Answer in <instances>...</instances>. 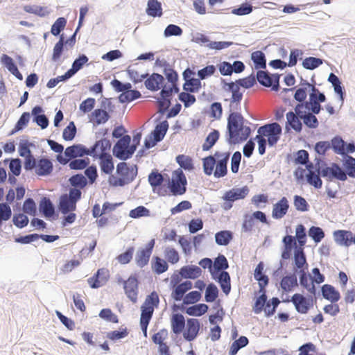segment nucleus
I'll return each instance as SVG.
<instances>
[{"label":"nucleus","mask_w":355,"mask_h":355,"mask_svg":"<svg viewBox=\"0 0 355 355\" xmlns=\"http://www.w3.org/2000/svg\"><path fill=\"white\" fill-rule=\"evenodd\" d=\"M89 164L90 159L86 157L71 160L69 163V167L71 170H83Z\"/></svg>","instance_id":"338daca9"},{"label":"nucleus","mask_w":355,"mask_h":355,"mask_svg":"<svg viewBox=\"0 0 355 355\" xmlns=\"http://www.w3.org/2000/svg\"><path fill=\"white\" fill-rule=\"evenodd\" d=\"M211 279L220 286L223 293L228 295L231 292V277L227 271H221L218 274H211Z\"/></svg>","instance_id":"a878e982"},{"label":"nucleus","mask_w":355,"mask_h":355,"mask_svg":"<svg viewBox=\"0 0 355 355\" xmlns=\"http://www.w3.org/2000/svg\"><path fill=\"white\" fill-rule=\"evenodd\" d=\"M255 76L256 82L257 81L261 86L270 88L271 90L278 92L281 87L279 79L281 75L278 73H271L266 69L257 70Z\"/></svg>","instance_id":"39448f33"},{"label":"nucleus","mask_w":355,"mask_h":355,"mask_svg":"<svg viewBox=\"0 0 355 355\" xmlns=\"http://www.w3.org/2000/svg\"><path fill=\"white\" fill-rule=\"evenodd\" d=\"M220 135V134L218 130H211V131L205 137V141L202 145V150H210L218 141Z\"/></svg>","instance_id":"79ce46f5"},{"label":"nucleus","mask_w":355,"mask_h":355,"mask_svg":"<svg viewBox=\"0 0 355 355\" xmlns=\"http://www.w3.org/2000/svg\"><path fill=\"white\" fill-rule=\"evenodd\" d=\"M324 60L320 58L309 56L305 58L302 62V67L307 70H314L323 64Z\"/></svg>","instance_id":"4d7b16f0"},{"label":"nucleus","mask_w":355,"mask_h":355,"mask_svg":"<svg viewBox=\"0 0 355 355\" xmlns=\"http://www.w3.org/2000/svg\"><path fill=\"white\" fill-rule=\"evenodd\" d=\"M164 178L169 180L168 174H162L157 168L153 169L148 176V181L152 187L153 192L157 193L159 196L167 195V189L162 185Z\"/></svg>","instance_id":"0eeeda50"},{"label":"nucleus","mask_w":355,"mask_h":355,"mask_svg":"<svg viewBox=\"0 0 355 355\" xmlns=\"http://www.w3.org/2000/svg\"><path fill=\"white\" fill-rule=\"evenodd\" d=\"M289 209V202L286 197L283 196L272 206V217L279 220L284 217Z\"/></svg>","instance_id":"bb28decb"},{"label":"nucleus","mask_w":355,"mask_h":355,"mask_svg":"<svg viewBox=\"0 0 355 355\" xmlns=\"http://www.w3.org/2000/svg\"><path fill=\"white\" fill-rule=\"evenodd\" d=\"M175 162L182 171L191 172L195 169L193 160L191 157L184 154H179L175 157Z\"/></svg>","instance_id":"e433bc0d"},{"label":"nucleus","mask_w":355,"mask_h":355,"mask_svg":"<svg viewBox=\"0 0 355 355\" xmlns=\"http://www.w3.org/2000/svg\"><path fill=\"white\" fill-rule=\"evenodd\" d=\"M167 193L171 196H177L184 195L187 191V180L183 171L180 168L174 170L172 172L171 180H168Z\"/></svg>","instance_id":"7ed1b4c3"},{"label":"nucleus","mask_w":355,"mask_h":355,"mask_svg":"<svg viewBox=\"0 0 355 355\" xmlns=\"http://www.w3.org/2000/svg\"><path fill=\"white\" fill-rule=\"evenodd\" d=\"M333 237L336 243L340 246L349 247L355 244V234L350 230H334Z\"/></svg>","instance_id":"6ab92c4d"},{"label":"nucleus","mask_w":355,"mask_h":355,"mask_svg":"<svg viewBox=\"0 0 355 355\" xmlns=\"http://www.w3.org/2000/svg\"><path fill=\"white\" fill-rule=\"evenodd\" d=\"M67 22V21L65 17H58L51 25V33L55 37H60L62 35L60 33L64 29Z\"/></svg>","instance_id":"0e129e2a"},{"label":"nucleus","mask_w":355,"mask_h":355,"mask_svg":"<svg viewBox=\"0 0 355 355\" xmlns=\"http://www.w3.org/2000/svg\"><path fill=\"white\" fill-rule=\"evenodd\" d=\"M234 239V233L230 230H220L215 234V242L217 245L227 246Z\"/></svg>","instance_id":"a19ab883"},{"label":"nucleus","mask_w":355,"mask_h":355,"mask_svg":"<svg viewBox=\"0 0 355 355\" xmlns=\"http://www.w3.org/2000/svg\"><path fill=\"white\" fill-rule=\"evenodd\" d=\"M146 14L152 17H160L163 15L162 6L158 0H148L146 8Z\"/></svg>","instance_id":"4c0bfd02"},{"label":"nucleus","mask_w":355,"mask_h":355,"mask_svg":"<svg viewBox=\"0 0 355 355\" xmlns=\"http://www.w3.org/2000/svg\"><path fill=\"white\" fill-rule=\"evenodd\" d=\"M229 263L225 256L221 253L214 259V271L218 272L226 271L229 268Z\"/></svg>","instance_id":"052dcab7"},{"label":"nucleus","mask_w":355,"mask_h":355,"mask_svg":"<svg viewBox=\"0 0 355 355\" xmlns=\"http://www.w3.org/2000/svg\"><path fill=\"white\" fill-rule=\"evenodd\" d=\"M282 134V128L277 122H268L257 129V135L267 138L269 147H274L279 141Z\"/></svg>","instance_id":"f03ea898"},{"label":"nucleus","mask_w":355,"mask_h":355,"mask_svg":"<svg viewBox=\"0 0 355 355\" xmlns=\"http://www.w3.org/2000/svg\"><path fill=\"white\" fill-rule=\"evenodd\" d=\"M304 298L303 294L297 293L291 297V302L294 305L297 312L300 314H306L309 311V307L310 306L306 304Z\"/></svg>","instance_id":"7c9ffc66"},{"label":"nucleus","mask_w":355,"mask_h":355,"mask_svg":"<svg viewBox=\"0 0 355 355\" xmlns=\"http://www.w3.org/2000/svg\"><path fill=\"white\" fill-rule=\"evenodd\" d=\"M254 304L252 305V311L256 314L261 313L264 309V305L267 304L268 295L266 290L255 292V296L253 298Z\"/></svg>","instance_id":"c756f323"},{"label":"nucleus","mask_w":355,"mask_h":355,"mask_svg":"<svg viewBox=\"0 0 355 355\" xmlns=\"http://www.w3.org/2000/svg\"><path fill=\"white\" fill-rule=\"evenodd\" d=\"M63 36L64 35L62 34L53 49L51 60L54 62H57L60 60V58L66 49L67 46L64 42Z\"/></svg>","instance_id":"6e6d98bb"},{"label":"nucleus","mask_w":355,"mask_h":355,"mask_svg":"<svg viewBox=\"0 0 355 355\" xmlns=\"http://www.w3.org/2000/svg\"><path fill=\"white\" fill-rule=\"evenodd\" d=\"M170 322L173 334L178 336L183 333L187 324V320L181 313L173 311L170 315Z\"/></svg>","instance_id":"5701e85b"},{"label":"nucleus","mask_w":355,"mask_h":355,"mask_svg":"<svg viewBox=\"0 0 355 355\" xmlns=\"http://www.w3.org/2000/svg\"><path fill=\"white\" fill-rule=\"evenodd\" d=\"M249 344L248 338L245 336H240L230 346L228 355H236L238 352Z\"/></svg>","instance_id":"864d4df0"},{"label":"nucleus","mask_w":355,"mask_h":355,"mask_svg":"<svg viewBox=\"0 0 355 355\" xmlns=\"http://www.w3.org/2000/svg\"><path fill=\"white\" fill-rule=\"evenodd\" d=\"M130 330L127 327H120L116 330L110 331L106 333L105 337L112 341L117 342L119 340L125 338L128 336Z\"/></svg>","instance_id":"09e8293b"},{"label":"nucleus","mask_w":355,"mask_h":355,"mask_svg":"<svg viewBox=\"0 0 355 355\" xmlns=\"http://www.w3.org/2000/svg\"><path fill=\"white\" fill-rule=\"evenodd\" d=\"M31 117H32L31 112H22V114L17 120L14 128L9 132L8 136H12L26 128L30 121Z\"/></svg>","instance_id":"58836bf2"},{"label":"nucleus","mask_w":355,"mask_h":355,"mask_svg":"<svg viewBox=\"0 0 355 355\" xmlns=\"http://www.w3.org/2000/svg\"><path fill=\"white\" fill-rule=\"evenodd\" d=\"M209 308L205 303H195L186 308L185 313L190 316L200 317L208 311Z\"/></svg>","instance_id":"ea45409f"},{"label":"nucleus","mask_w":355,"mask_h":355,"mask_svg":"<svg viewBox=\"0 0 355 355\" xmlns=\"http://www.w3.org/2000/svg\"><path fill=\"white\" fill-rule=\"evenodd\" d=\"M116 173L128 185L135 180L138 174V166L137 164L130 166L124 161L119 162L116 166Z\"/></svg>","instance_id":"1a4fd4ad"},{"label":"nucleus","mask_w":355,"mask_h":355,"mask_svg":"<svg viewBox=\"0 0 355 355\" xmlns=\"http://www.w3.org/2000/svg\"><path fill=\"white\" fill-rule=\"evenodd\" d=\"M80 116L87 112H81ZM88 119L90 123H93L94 127L105 123L111 117L112 112H87Z\"/></svg>","instance_id":"2f4dec72"},{"label":"nucleus","mask_w":355,"mask_h":355,"mask_svg":"<svg viewBox=\"0 0 355 355\" xmlns=\"http://www.w3.org/2000/svg\"><path fill=\"white\" fill-rule=\"evenodd\" d=\"M248 122V121L242 116L241 112H229L227 117L228 125L239 127Z\"/></svg>","instance_id":"e2e57ef3"},{"label":"nucleus","mask_w":355,"mask_h":355,"mask_svg":"<svg viewBox=\"0 0 355 355\" xmlns=\"http://www.w3.org/2000/svg\"><path fill=\"white\" fill-rule=\"evenodd\" d=\"M159 117L155 119V128L150 132L157 139L162 141L168 130V123L167 120L160 121Z\"/></svg>","instance_id":"c9c22d12"},{"label":"nucleus","mask_w":355,"mask_h":355,"mask_svg":"<svg viewBox=\"0 0 355 355\" xmlns=\"http://www.w3.org/2000/svg\"><path fill=\"white\" fill-rule=\"evenodd\" d=\"M327 100L324 92H322L315 87H311V89L309 90V100H306L309 110L308 111H322L323 107L321 103L325 102Z\"/></svg>","instance_id":"f8f14e48"},{"label":"nucleus","mask_w":355,"mask_h":355,"mask_svg":"<svg viewBox=\"0 0 355 355\" xmlns=\"http://www.w3.org/2000/svg\"><path fill=\"white\" fill-rule=\"evenodd\" d=\"M275 286L282 290V296L290 293L298 287L297 277L290 272H286L281 277L279 282H277Z\"/></svg>","instance_id":"4468645a"},{"label":"nucleus","mask_w":355,"mask_h":355,"mask_svg":"<svg viewBox=\"0 0 355 355\" xmlns=\"http://www.w3.org/2000/svg\"><path fill=\"white\" fill-rule=\"evenodd\" d=\"M88 60L89 58L85 54L80 53L73 60L71 67L68 69V71L72 76H74L78 71L83 68L84 65L87 63Z\"/></svg>","instance_id":"de8ad7c7"},{"label":"nucleus","mask_w":355,"mask_h":355,"mask_svg":"<svg viewBox=\"0 0 355 355\" xmlns=\"http://www.w3.org/2000/svg\"><path fill=\"white\" fill-rule=\"evenodd\" d=\"M193 288V283L189 280H186L178 284L172 290L171 297L175 302H180L183 294Z\"/></svg>","instance_id":"72a5a7b5"},{"label":"nucleus","mask_w":355,"mask_h":355,"mask_svg":"<svg viewBox=\"0 0 355 355\" xmlns=\"http://www.w3.org/2000/svg\"><path fill=\"white\" fill-rule=\"evenodd\" d=\"M293 162L295 165H306L309 162V152L304 149L295 152Z\"/></svg>","instance_id":"774afa93"},{"label":"nucleus","mask_w":355,"mask_h":355,"mask_svg":"<svg viewBox=\"0 0 355 355\" xmlns=\"http://www.w3.org/2000/svg\"><path fill=\"white\" fill-rule=\"evenodd\" d=\"M219 308L215 313L209 315V322L211 325H216L218 322H221L223 320L225 312L221 306L220 302H216L213 309Z\"/></svg>","instance_id":"5fc2aeb1"},{"label":"nucleus","mask_w":355,"mask_h":355,"mask_svg":"<svg viewBox=\"0 0 355 355\" xmlns=\"http://www.w3.org/2000/svg\"><path fill=\"white\" fill-rule=\"evenodd\" d=\"M150 264L152 271L156 275H161L166 272L169 267L167 261L158 255L153 256Z\"/></svg>","instance_id":"473e14b6"},{"label":"nucleus","mask_w":355,"mask_h":355,"mask_svg":"<svg viewBox=\"0 0 355 355\" xmlns=\"http://www.w3.org/2000/svg\"><path fill=\"white\" fill-rule=\"evenodd\" d=\"M320 177L325 178L331 182L334 180L343 182V175H341V166L339 164L331 162L330 166L325 164L324 167L320 170L319 174Z\"/></svg>","instance_id":"aec40b11"},{"label":"nucleus","mask_w":355,"mask_h":355,"mask_svg":"<svg viewBox=\"0 0 355 355\" xmlns=\"http://www.w3.org/2000/svg\"><path fill=\"white\" fill-rule=\"evenodd\" d=\"M292 271L297 277L298 275L309 271V263L307 262L306 254L302 248L295 249V254L292 258Z\"/></svg>","instance_id":"6e6552de"},{"label":"nucleus","mask_w":355,"mask_h":355,"mask_svg":"<svg viewBox=\"0 0 355 355\" xmlns=\"http://www.w3.org/2000/svg\"><path fill=\"white\" fill-rule=\"evenodd\" d=\"M53 171V161L47 156L37 157L35 173L38 176L47 177L51 175Z\"/></svg>","instance_id":"412c9836"},{"label":"nucleus","mask_w":355,"mask_h":355,"mask_svg":"<svg viewBox=\"0 0 355 355\" xmlns=\"http://www.w3.org/2000/svg\"><path fill=\"white\" fill-rule=\"evenodd\" d=\"M320 293L323 298L329 301L331 303L338 302L341 295L339 291L334 286L325 284L320 287Z\"/></svg>","instance_id":"cd10ccee"},{"label":"nucleus","mask_w":355,"mask_h":355,"mask_svg":"<svg viewBox=\"0 0 355 355\" xmlns=\"http://www.w3.org/2000/svg\"><path fill=\"white\" fill-rule=\"evenodd\" d=\"M200 320L197 318H187V324L182 333L184 339L188 342L194 341L200 334Z\"/></svg>","instance_id":"2eb2a0df"},{"label":"nucleus","mask_w":355,"mask_h":355,"mask_svg":"<svg viewBox=\"0 0 355 355\" xmlns=\"http://www.w3.org/2000/svg\"><path fill=\"white\" fill-rule=\"evenodd\" d=\"M308 232L302 223H300L295 228V241L298 244V248H302L304 250V245L307 241Z\"/></svg>","instance_id":"a18cd8bd"},{"label":"nucleus","mask_w":355,"mask_h":355,"mask_svg":"<svg viewBox=\"0 0 355 355\" xmlns=\"http://www.w3.org/2000/svg\"><path fill=\"white\" fill-rule=\"evenodd\" d=\"M225 140L230 146L239 144L240 137L239 134V127L227 125Z\"/></svg>","instance_id":"49530a36"},{"label":"nucleus","mask_w":355,"mask_h":355,"mask_svg":"<svg viewBox=\"0 0 355 355\" xmlns=\"http://www.w3.org/2000/svg\"><path fill=\"white\" fill-rule=\"evenodd\" d=\"M110 271L105 268H98L96 272L87 279V283L92 288H98L108 282L110 279Z\"/></svg>","instance_id":"a211bd4d"},{"label":"nucleus","mask_w":355,"mask_h":355,"mask_svg":"<svg viewBox=\"0 0 355 355\" xmlns=\"http://www.w3.org/2000/svg\"><path fill=\"white\" fill-rule=\"evenodd\" d=\"M141 97V94L139 91L135 89L128 92H123L119 95L118 101L121 104H128Z\"/></svg>","instance_id":"603ef678"},{"label":"nucleus","mask_w":355,"mask_h":355,"mask_svg":"<svg viewBox=\"0 0 355 355\" xmlns=\"http://www.w3.org/2000/svg\"><path fill=\"white\" fill-rule=\"evenodd\" d=\"M179 272L181 277L187 279H196L202 275L200 267L193 264L182 266Z\"/></svg>","instance_id":"c85d7f7f"},{"label":"nucleus","mask_w":355,"mask_h":355,"mask_svg":"<svg viewBox=\"0 0 355 355\" xmlns=\"http://www.w3.org/2000/svg\"><path fill=\"white\" fill-rule=\"evenodd\" d=\"M310 114L309 112H286V122L285 125V132L293 130L296 133H301L303 129L302 115Z\"/></svg>","instance_id":"dca6fc26"},{"label":"nucleus","mask_w":355,"mask_h":355,"mask_svg":"<svg viewBox=\"0 0 355 355\" xmlns=\"http://www.w3.org/2000/svg\"><path fill=\"white\" fill-rule=\"evenodd\" d=\"M112 141L109 139L102 138L101 146L97 150L94 159H98L102 173L111 175L114 169V159L110 154Z\"/></svg>","instance_id":"f257e3e1"},{"label":"nucleus","mask_w":355,"mask_h":355,"mask_svg":"<svg viewBox=\"0 0 355 355\" xmlns=\"http://www.w3.org/2000/svg\"><path fill=\"white\" fill-rule=\"evenodd\" d=\"M202 160L204 173L207 175L214 174L216 166V157H214V155H210L205 157Z\"/></svg>","instance_id":"bf43d9fd"},{"label":"nucleus","mask_w":355,"mask_h":355,"mask_svg":"<svg viewBox=\"0 0 355 355\" xmlns=\"http://www.w3.org/2000/svg\"><path fill=\"white\" fill-rule=\"evenodd\" d=\"M308 236L318 244L324 238L325 233L322 227L312 225L308 230Z\"/></svg>","instance_id":"680f3d73"},{"label":"nucleus","mask_w":355,"mask_h":355,"mask_svg":"<svg viewBox=\"0 0 355 355\" xmlns=\"http://www.w3.org/2000/svg\"><path fill=\"white\" fill-rule=\"evenodd\" d=\"M255 7L251 3L245 1L236 7L232 8L231 13L237 16H244L252 13Z\"/></svg>","instance_id":"8fccbe9b"},{"label":"nucleus","mask_w":355,"mask_h":355,"mask_svg":"<svg viewBox=\"0 0 355 355\" xmlns=\"http://www.w3.org/2000/svg\"><path fill=\"white\" fill-rule=\"evenodd\" d=\"M249 191L250 189L246 185L239 188L234 187L226 191L222 196L224 202L221 207L225 211L230 210L233 207L235 201L244 199L249 193Z\"/></svg>","instance_id":"423d86ee"},{"label":"nucleus","mask_w":355,"mask_h":355,"mask_svg":"<svg viewBox=\"0 0 355 355\" xmlns=\"http://www.w3.org/2000/svg\"><path fill=\"white\" fill-rule=\"evenodd\" d=\"M39 211L48 220H55L58 218L59 213L56 210L55 205L47 196H43L39 201Z\"/></svg>","instance_id":"9b49d317"},{"label":"nucleus","mask_w":355,"mask_h":355,"mask_svg":"<svg viewBox=\"0 0 355 355\" xmlns=\"http://www.w3.org/2000/svg\"><path fill=\"white\" fill-rule=\"evenodd\" d=\"M146 73V76L144 80L146 88L153 92L159 91L165 82L164 76L156 72H153L151 74Z\"/></svg>","instance_id":"4be33fe9"},{"label":"nucleus","mask_w":355,"mask_h":355,"mask_svg":"<svg viewBox=\"0 0 355 355\" xmlns=\"http://www.w3.org/2000/svg\"><path fill=\"white\" fill-rule=\"evenodd\" d=\"M330 150L336 154L345 157L344 146L346 144L345 141L340 135H336L330 140H329Z\"/></svg>","instance_id":"f704fd0d"},{"label":"nucleus","mask_w":355,"mask_h":355,"mask_svg":"<svg viewBox=\"0 0 355 355\" xmlns=\"http://www.w3.org/2000/svg\"><path fill=\"white\" fill-rule=\"evenodd\" d=\"M32 120L41 129H46L49 125V120L44 112H31Z\"/></svg>","instance_id":"69168bd1"},{"label":"nucleus","mask_w":355,"mask_h":355,"mask_svg":"<svg viewBox=\"0 0 355 355\" xmlns=\"http://www.w3.org/2000/svg\"><path fill=\"white\" fill-rule=\"evenodd\" d=\"M230 156V152H215L214 157H216V166L214 172V176L216 178H223L227 174V164L229 162Z\"/></svg>","instance_id":"ddd939ff"},{"label":"nucleus","mask_w":355,"mask_h":355,"mask_svg":"<svg viewBox=\"0 0 355 355\" xmlns=\"http://www.w3.org/2000/svg\"><path fill=\"white\" fill-rule=\"evenodd\" d=\"M155 245V239H150L144 247L139 248L135 255V263L141 268L147 266Z\"/></svg>","instance_id":"9d476101"},{"label":"nucleus","mask_w":355,"mask_h":355,"mask_svg":"<svg viewBox=\"0 0 355 355\" xmlns=\"http://www.w3.org/2000/svg\"><path fill=\"white\" fill-rule=\"evenodd\" d=\"M251 60L252 61L256 70L266 69V57L261 51H255L251 53Z\"/></svg>","instance_id":"37998d69"},{"label":"nucleus","mask_w":355,"mask_h":355,"mask_svg":"<svg viewBox=\"0 0 355 355\" xmlns=\"http://www.w3.org/2000/svg\"><path fill=\"white\" fill-rule=\"evenodd\" d=\"M341 166V175L343 182L347 180V178L355 179V157L352 155L343 157Z\"/></svg>","instance_id":"393cba45"},{"label":"nucleus","mask_w":355,"mask_h":355,"mask_svg":"<svg viewBox=\"0 0 355 355\" xmlns=\"http://www.w3.org/2000/svg\"><path fill=\"white\" fill-rule=\"evenodd\" d=\"M131 137L125 135L121 139L117 140L112 148V155L121 161H126L133 156L135 153V147H130Z\"/></svg>","instance_id":"20e7f679"},{"label":"nucleus","mask_w":355,"mask_h":355,"mask_svg":"<svg viewBox=\"0 0 355 355\" xmlns=\"http://www.w3.org/2000/svg\"><path fill=\"white\" fill-rule=\"evenodd\" d=\"M139 284V275L135 272L128 277L126 288H123L127 297L134 304L137 302Z\"/></svg>","instance_id":"f3484780"},{"label":"nucleus","mask_w":355,"mask_h":355,"mask_svg":"<svg viewBox=\"0 0 355 355\" xmlns=\"http://www.w3.org/2000/svg\"><path fill=\"white\" fill-rule=\"evenodd\" d=\"M306 146L309 149L313 148L316 155L322 157H325L328 151L330 150L328 140L318 141L313 145H307Z\"/></svg>","instance_id":"c03bdc74"},{"label":"nucleus","mask_w":355,"mask_h":355,"mask_svg":"<svg viewBox=\"0 0 355 355\" xmlns=\"http://www.w3.org/2000/svg\"><path fill=\"white\" fill-rule=\"evenodd\" d=\"M310 114H304L302 115V123L310 129H315L319 125V121L315 116L320 112H309Z\"/></svg>","instance_id":"13d9d810"},{"label":"nucleus","mask_w":355,"mask_h":355,"mask_svg":"<svg viewBox=\"0 0 355 355\" xmlns=\"http://www.w3.org/2000/svg\"><path fill=\"white\" fill-rule=\"evenodd\" d=\"M102 138L97 139L89 148L82 144H73V148L76 152L78 158L85 156H90L94 158L99 146H101Z\"/></svg>","instance_id":"b1692460"},{"label":"nucleus","mask_w":355,"mask_h":355,"mask_svg":"<svg viewBox=\"0 0 355 355\" xmlns=\"http://www.w3.org/2000/svg\"><path fill=\"white\" fill-rule=\"evenodd\" d=\"M219 295V289L214 282H209L205 292V301L207 303L214 302Z\"/></svg>","instance_id":"3c124183"}]
</instances>
